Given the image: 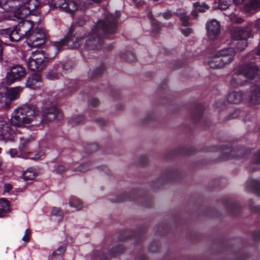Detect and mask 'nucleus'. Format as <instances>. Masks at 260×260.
<instances>
[{"label": "nucleus", "mask_w": 260, "mask_h": 260, "mask_svg": "<svg viewBox=\"0 0 260 260\" xmlns=\"http://www.w3.org/2000/svg\"><path fill=\"white\" fill-rule=\"evenodd\" d=\"M151 25H152V30L155 32L156 33L160 30V25H159L158 22L157 21L153 20L152 21V22H151Z\"/></svg>", "instance_id": "nucleus-41"}, {"label": "nucleus", "mask_w": 260, "mask_h": 260, "mask_svg": "<svg viewBox=\"0 0 260 260\" xmlns=\"http://www.w3.org/2000/svg\"><path fill=\"white\" fill-rule=\"evenodd\" d=\"M258 72L259 70L255 65H246L234 72L230 82L231 84L233 86L242 84L245 78L252 79Z\"/></svg>", "instance_id": "nucleus-5"}, {"label": "nucleus", "mask_w": 260, "mask_h": 260, "mask_svg": "<svg viewBox=\"0 0 260 260\" xmlns=\"http://www.w3.org/2000/svg\"><path fill=\"white\" fill-rule=\"evenodd\" d=\"M48 57H46L42 51L34 52L27 62L28 68L32 71H40L46 66Z\"/></svg>", "instance_id": "nucleus-7"}, {"label": "nucleus", "mask_w": 260, "mask_h": 260, "mask_svg": "<svg viewBox=\"0 0 260 260\" xmlns=\"http://www.w3.org/2000/svg\"><path fill=\"white\" fill-rule=\"evenodd\" d=\"M12 189V186L10 184H6L4 186V191L8 192Z\"/></svg>", "instance_id": "nucleus-54"}, {"label": "nucleus", "mask_w": 260, "mask_h": 260, "mask_svg": "<svg viewBox=\"0 0 260 260\" xmlns=\"http://www.w3.org/2000/svg\"><path fill=\"white\" fill-rule=\"evenodd\" d=\"M3 50H0V61L2 59Z\"/></svg>", "instance_id": "nucleus-62"}, {"label": "nucleus", "mask_w": 260, "mask_h": 260, "mask_svg": "<svg viewBox=\"0 0 260 260\" xmlns=\"http://www.w3.org/2000/svg\"><path fill=\"white\" fill-rule=\"evenodd\" d=\"M95 2L99 3L101 2L100 0H81L80 1L78 6L75 2L70 1L68 2L67 4V8L64 9V11L72 13L76 11L78 8H79L81 10H84L88 7V6L91 4V2Z\"/></svg>", "instance_id": "nucleus-13"}, {"label": "nucleus", "mask_w": 260, "mask_h": 260, "mask_svg": "<svg viewBox=\"0 0 260 260\" xmlns=\"http://www.w3.org/2000/svg\"><path fill=\"white\" fill-rule=\"evenodd\" d=\"M22 88L20 86L13 87L8 90L3 87V91H5L6 92L8 97L10 99V102H11L12 100L15 99L17 97L19 93L22 90Z\"/></svg>", "instance_id": "nucleus-20"}, {"label": "nucleus", "mask_w": 260, "mask_h": 260, "mask_svg": "<svg viewBox=\"0 0 260 260\" xmlns=\"http://www.w3.org/2000/svg\"><path fill=\"white\" fill-rule=\"evenodd\" d=\"M99 100L96 99H93L91 101L90 104L92 107H96L99 105Z\"/></svg>", "instance_id": "nucleus-52"}, {"label": "nucleus", "mask_w": 260, "mask_h": 260, "mask_svg": "<svg viewBox=\"0 0 260 260\" xmlns=\"http://www.w3.org/2000/svg\"><path fill=\"white\" fill-rule=\"evenodd\" d=\"M254 161L256 164H260V151L255 155Z\"/></svg>", "instance_id": "nucleus-53"}, {"label": "nucleus", "mask_w": 260, "mask_h": 260, "mask_svg": "<svg viewBox=\"0 0 260 260\" xmlns=\"http://www.w3.org/2000/svg\"><path fill=\"white\" fill-rule=\"evenodd\" d=\"M36 176V172L34 170L29 169L23 173V178L24 180H32Z\"/></svg>", "instance_id": "nucleus-28"}, {"label": "nucleus", "mask_w": 260, "mask_h": 260, "mask_svg": "<svg viewBox=\"0 0 260 260\" xmlns=\"http://www.w3.org/2000/svg\"><path fill=\"white\" fill-rule=\"evenodd\" d=\"M120 16V12L116 11L114 15L108 14L103 20L99 21L85 41V50L93 51L100 49L103 42V36L108 37L117 32V20Z\"/></svg>", "instance_id": "nucleus-1"}, {"label": "nucleus", "mask_w": 260, "mask_h": 260, "mask_svg": "<svg viewBox=\"0 0 260 260\" xmlns=\"http://www.w3.org/2000/svg\"><path fill=\"white\" fill-rule=\"evenodd\" d=\"M46 77L48 79L54 80L58 78V74L55 72L50 71L47 73Z\"/></svg>", "instance_id": "nucleus-44"}, {"label": "nucleus", "mask_w": 260, "mask_h": 260, "mask_svg": "<svg viewBox=\"0 0 260 260\" xmlns=\"http://www.w3.org/2000/svg\"><path fill=\"white\" fill-rule=\"evenodd\" d=\"M254 26L257 29L260 30V18L255 21Z\"/></svg>", "instance_id": "nucleus-55"}, {"label": "nucleus", "mask_w": 260, "mask_h": 260, "mask_svg": "<svg viewBox=\"0 0 260 260\" xmlns=\"http://www.w3.org/2000/svg\"><path fill=\"white\" fill-rule=\"evenodd\" d=\"M68 2L66 0H57L55 3L54 7L57 8L59 7L61 9L64 10L65 8H67Z\"/></svg>", "instance_id": "nucleus-38"}, {"label": "nucleus", "mask_w": 260, "mask_h": 260, "mask_svg": "<svg viewBox=\"0 0 260 260\" xmlns=\"http://www.w3.org/2000/svg\"><path fill=\"white\" fill-rule=\"evenodd\" d=\"M21 0H0V7L6 11H12L18 19H23L41 6L38 0H28L25 2Z\"/></svg>", "instance_id": "nucleus-2"}, {"label": "nucleus", "mask_w": 260, "mask_h": 260, "mask_svg": "<svg viewBox=\"0 0 260 260\" xmlns=\"http://www.w3.org/2000/svg\"><path fill=\"white\" fill-rule=\"evenodd\" d=\"M86 20L85 17H81L79 19L77 23L79 26H82L85 24Z\"/></svg>", "instance_id": "nucleus-50"}, {"label": "nucleus", "mask_w": 260, "mask_h": 260, "mask_svg": "<svg viewBox=\"0 0 260 260\" xmlns=\"http://www.w3.org/2000/svg\"><path fill=\"white\" fill-rule=\"evenodd\" d=\"M46 34L44 30L37 28L33 30L26 39L28 45L30 47H38L46 40Z\"/></svg>", "instance_id": "nucleus-8"}, {"label": "nucleus", "mask_w": 260, "mask_h": 260, "mask_svg": "<svg viewBox=\"0 0 260 260\" xmlns=\"http://www.w3.org/2000/svg\"><path fill=\"white\" fill-rule=\"evenodd\" d=\"M66 86L67 88L71 91H75L78 87L76 82L73 80L69 81V83L66 84Z\"/></svg>", "instance_id": "nucleus-39"}, {"label": "nucleus", "mask_w": 260, "mask_h": 260, "mask_svg": "<svg viewBox=\"0 0 260 260\" xmlns=\"http://www.w3.org/2000/svg\"><path fill=\"white\" fill-rule=\"evenodd\" d=\"M250 35V27L248 26L243 27H236L232 31L233 40L247 39Z\"/></svg>", "instance_id": "nucleus-14"}, {"label": "nucleus", "mask_w": 260, "mask_h": 260, "mask_svg": "<svg viewBox=\"0 0 260 260\" xmlns=\"http://www.w3.org/2000/svg\"><path fill=\"white\" fill-rule=\"evenodd\" d=\"M1 34L2 36L8 37L11 41L14 42H17L23 38L22 36L20 34V31L17 28L16 26L12 28H8L2 30Z\"/></svg>", "instance_id": "nucleus-16"}, {"label": "nucleus", "mask_w": 260, "mask_h": 260, "mask_svg": "<svg viewBox=\"0 0 260 260\" xmlns=\"http://www.w3.org/2000/svg\"><path fill=\"white\" fill-rule=\"evenodd\" d=\"M46 107H45L43 110L41 122L43 123H46L52 121L56 117L61 115L58 109L54 106L50 107H47L48 103H46Z\"/></svg>", "instance_id": "nucleus-11"}, {"label": "nucleus", "mask_w": 260, "mask_h": 260, "mask_svg": "<svg viewBox=\"0 0 260 260\" xmlns=\"http://www.w3.org/2000/svg\"><path fill=\"white\" fill-rule=\"evenodd\" d=\"M236 48L238 50L242 51L245 49L247 46V39H242L239 40H234Z\"/></svg>", "instance_id": "nucleus-29"}, {"label": "nucleus", "mask_w": 260, "mask_h": 260, "mask_svg": "<svg viewBox=\"0 0 260 260\" xmlns=\"http://www.w3.org/2000/svg\"><path fill=\"white\" fill-rule=\"evenodd\" d=\"M39 113V110L35 105L24 106L15 110L11 122L16 126L30 123L38 116Z\"/></svg>", "instance_id": "nucleus-3"}, {"label": "nucleus", "mask_w": 260, "mask_h": 260, "mask_svg": "<svg viewBox=\"0 0 260 260\" xmlns=\"http://www.w3.org/2000/svg\"><path fill=\"white\" fill-rule=\"evenodd\" d=\"M99 149L98 145L96 144H91L86 147V151L88 153H92L96 151Z\"/></svg>", "instance_id": "nucleus-40"}, {"label": "nucleus", "mask_w": 260, "mask_h": 260, "mask_svg": "<svg viewBox=\"0 0 260 260\" xmlns=\"http://www.w3.org/2000/svg\"><path fill=\"white\" fill-rule=\"evenodd\" d=\"M256 56H260V42L256 49L254 51L249 52L244 57L245 61H250L251 63H253V60L256 59Z\"/></svg>", "instance_id": "nucleus-25"}, {"label": "nucleus", "mask_w": 260, "mask_h": 260, "mask_svg": "<svg viewBox=\"0 0 260 260\" xmlns=\"http://www.w3.org/2000/svg\"><path fill=\"white\" fill-rule=\"evenodd\" d=\"M96 121L101 126H105L107 123L106 120L102 118L96 119Z\"/></svg>", "instance_id": "nucleus-48"}, {"label": "nucleus", "mask_w": 260, "mask_h": 260, "mask_svg": "<svg viewBox=\"0 0 260 260\" xmlns=\"http://www.w3.org/2000/svg\"><path fill=\"white\" fill-rule=\"evenodd\" d=\"M51 213L52 215L59 216L60 219L62 217V213L58 208L54 207L52 210Z\"/></svg>", "instance_id": "nucleus-43"}, {"label": "nucleus", "mask_w": 260, "mask_h": 260, "mask_svg": "<svg viewBox=\"0 0 260 260\" xmlns=\"http://www.w3.org/2000/svg\"><path fill=\"white\" fill-rule=\"evenodd\" d=\"M69 205L71 207H74L77 210H80L82 208V201L75 197L71 198L69 202Z\"/></svg>", "instance_id": "nucleus-27"}, {"label": "nucleus", "mask_w": 260, "mask_h": 260, "mask_svg": "<svg viewBox=\"0 0 260 260\" xmlns=\"http://www.w3.org/2000/svg\"><path fill=\"white\" fill-rule=\"evenodd\" d=\"M17 28L20 31V34L23 38H27L33 28V22L29 20H23L20 22L17 25Z\"/></svg>", "instance_id": "nucleus-17"}, {"label": "nucleus", "mask_w": 260, "mask_h": 260, "mask_svg": "<svg viewBox=\"0 0 260 260\" xmlns=\"http://www.w3.org/2000/svg\"><path fill=\"white\" fill-rule=\"evenodd\" d=\"M248 100L252 105L260 104V86L254 85L251 86L248 93Z\"/></svg>", "instance_id": "nucleus-15"}, {"label": "nucleus", "mask_w": 260, "mask_h": 260, "mask_svg": "<svg viewBox=\"0 0 260 260\" xmlns=\"http://www.w3.org/2000/svg\"><path fill=\"white\" fill-rule=\"evenodd\" d=\"M209 7L205 5V4H203L202 6H200L199 8H198L197 11L199 12H204L205 11V10L208 9Z\"/></svg>", "instance_id": "nucleus-49"}, {"label": "nucleus", "mask_w": 260, "mask_h": 260, "mask_svg": "<svg viewBox=\"0 0 260 260\" xmlns=\"http://www.w3.org/2000/svg\"><path fill=\"white\" fill-rule=\"evenodd\" d=\"M236 51L233 48H226L214 52L209 58L208 64L213 69H221L231 63Z\"/></svg>", "instance_id": "nucleus-4"}, {"label": "nucleus", "mask_w": 260, "mask_h": 260, "mask_svg": "<svg viewBox=\"0 0 260 260\" xmlns=\"http://www.w3.org/2000/svg\"><path fill=\"white\" fill-rule=\"evenodd\" d=\"M243 10L248 14H253L260 10V0H249L244 5Z\"/></svg>", "instance_id": "nucleus-19"}, {"label": "nucleus", "mask_w": 260, "mask_h": 260, "mask_svg": "<svg viewBox=\"0 0 260 260\" xmlns=\"http://www.w3.org/2000/svg\"><path fill=\"white\" fill-rule=\"evenodd\" d=\"M206 28L207 36L210 39H215L220 32L219 22L214 19L207 23Z\"/></svg>", "instance_id": "nucleus-12"}, {"label": "nucleus", "mask_w": 260, "mask_h": 260, "mask_svg": "<svg viewBox=\"0 0 260 260\" xmlns=\"http://www.w3.org/2000/svg\"><path fill=\"white\" fill-rule=\"evenodd\" d=\"M123 58L128 62H133L136 60L135 54L130 51L126 52L123 56Z\"/></svg>", "instance_id": "nucleus-37"}, {"label": "nucleus", "mask_w": 260, "mask_h": 260, "mask_svg": "<svg viewBox=\"0 0 260 260\" xmlns=\"http://www.w3.org/2000/svg\"><path fill=\"white\" fill-rule=\"evenodd\" d=\"M66 249V246L64 245H61L59 246L55 251H53L52 256L53 257L56 256H61Z\"/></svg>", "instance_id": "nucleus-36"}, {"label": "nucleus", "mask_w": 260, "mask_h": 260, "mask_svg": "<svg viewBox=\"0 0 260 260\" xmlns=\"http://www.w3.org/2000/svg\"><path fill=\"white\" fill-rule=\"evenodd\" d=\"M67 170L66 168L62 165H59L55 167V171L58 173L61 174Z\"/></svg>", "instance_id": "nucleus-42"}, {"label": "nucleus", "mask_w": 260, "mask_h": 260, "mask_svg": "<svg viewBox=\"0 0 260 260\" xmlns=\"http://www.w3.org/2000/svg\"><path fill=\"white\" fill-rule=\"evenodd\" d=\"M175 173L174 172H167L161 175L159 178L160 181H166L171 180L174 177Z\"/></svg>", "instance_id": "nucleus-34"}, {"label": "nucleus", "mask_w": 260, "mask_h": 260, "mask_svg": "<svg viewBox=\"0 0 260 260\" xmlns=\"http://www.w3.org/2000/svg\"><path fill=\"white\" fill-rule=\"evenodd\" d=\"M42 85L41 77L38 73L30 75L25 82V86L31 89H37Z\"/></svg>", "instance_id": "nucleus-18"}, {"label": "nucleus", "mask_w": 260, "mask_h": 260, "mask_svg": "<svg viewBox=\"0 0 260 260\" xmlns=\"http://www.w3.org/2000/svg\"><path fill=\"white\" fill-rule=\"evenodd\" d=\"M20 144L19 146V150L22 152H24L28 148V144L30 140L27 138H20Z\"/></svg>", "instance_id": "nucleus-26"}, {"label": "nucleus", "mask_w": 260, "mask_h": 260, "mask_svg": "<svg viewBox=\"0 0 260 260\" xmlns=\"http://www.w3.org/2000/svg\"><path fill=\"white\" fill-rule=\"evenodd\" d=\"M181 30L182 34L185 37L189 36L192 32V29L190 28H182Z\"/></svg>", "instance_id": "nucleus-47"}, {"label": "nucleus", "mask_w": 260, "mask_h": 260, "mask_svg": "<svg viewBox=\"0 0 260 260\" xmlns=\"http://www.w3.org/2000/svg\"><path fill=\"white\" fill-rule=\"evenodd\" d=\"M92 166L90 162H84L78 167L77 171L80 172H86L91 169Z\"/></svg>", "instance_id": "nucleus-35"}, {"label": "nucleus", "mask_w": 260, "mask_h": 260, "mask_svg": "<svg viewBox=\"0 0 260 260\" xmlns=\"http://www.w3.org/2000/svg\"><path fill=\"white\" fill-rule=\"evenodd\" d=\"M225 15L228 16L231 22L236 23H241L243 22V19L241 18L238 17L234 13H229L226 12Z\"/></svg>", "instance_id": "nucleus-33"}, {"label": "nucleus", "mask_w": 260, "mask_h": 260, "mask_svg": "<svg viewBox=\"0 0 260 260\" xmlns=\"http://www.w3.org/2000/svg\"><path fill=\"white\" fill-rule=\"evenodd\" d=\"M10 154L12 157H14L17 155V151L15 149H11L9 151Z\"/></svg>", "instance_id": "nucleus-51"}, {"label": "nucleus", "mask_w": 260, "mask_h": 260, "mask_svg": "<svg viewBox=\"0 0 260 260\" xmlns=\"http://www.w3.org/2000/svg\"><path fill=\"white\" fill-rule=\"evenodd\" d=\"M153 117V114H149L147 116V119H146V120H148L151 118H152Z\"/></svg>", "instance_id": "nucleus-61"}, {"label": "nucleus", "mask_w": 260, "mask_h": 260, "mask_svg": "<svg viewBox=\"0 0 260 260\" xmlns=\"http://www.w3.org/2000/svg\"><path fill=\"white\" fill-rule=\"evenodd\" d=\"M3 86L0 87V108H7L11 102L5 91H3Z\"/></svg>", "instance_id": "nucleus-23"}, {"label": "nucleus", "mask_w": 260, "mask_h": 260, "mask_svg": "<svg viewBox=\"0 0 260 260\" xmlns=\"http://www.w3.org/2000/svg\"><path fill=\"white\" fill-rule=\"evenodd\" d=\"M105 69L104 66L103 64H100L99 67L95 68L91 73L90 79H93L101 75L104 71Z\"/></svg>", "instance_id": "nucleus-30"}, {"label": "nucleus", "mask_w": 260, "mask_h": 260, "mask_svg": "<svg viewBox=\"0 0 260 260\" xmlns=\"http://www.w3.org/2000/svg\"><path fill=\"white\" fill-rule=\"evenodd\" d=\"M175 14L180 18V20L181 21L183 26H186L189 25V18L184 9H177L175 12Z\"/></svg>", "instance_id": "nucleus-21"}, {"label": "nucleus", "mask_w": 260, "mask_h": 260, "mask_svg": "<svg viewBox=\"0 0 260 260\" xmlns=\"http://www.w3.org/2000/svg\"><path fill=\"white\" fill-rule=\"evenodd\" d=\"M245 0H233V2L235 3L236 5H238L241 4Z\"/></svg>", "instance_id": "nucleus-59"}, {"label": "nucleus", "mask_w": 260, "mask_h": 260, "mask_svg": "<svg viewBox=\"0 0 260 260\" xmlns=\"http://www.w3.org/2000/svg\"><path fill=\"white\" fill-rule=\"evenodd\" d=\"M3 167L4 166H3V164L0 162V170L3 169Z\"/></svg>", "instance_id": "nucleus-64"}, {"label": "nucleus", "mask_w": 260, "mask_h": 260, "mask_svg": "<svg viewBox=\"0 0 260 260\" xmlns=\"http://www.w3.org/2000/svg\"><path fill=\"white\" fill-rule=\"evenodd\" d=\"M30 232L28 229L25 231V235L22 238V240L24 242H27L29 240Z\"/></svg>", "instance_id": "nucleus-46"}, {"label": "nucleus", "mask_w": 260, "mask_h": 260, "mask_svg": "<svg viewBox=\"0 0 260 260\" xmlns=\"http://www.w3.org/2000/svg\"><path fill=\"white\" fill-rule=\"evenodd\" d=\"M14 131L10 125V120L5 116L0 117V136L5 140L11 139Z\"/></svg>", "instance_id": "nucleus-10"}, {"label": "nucleus", "mask_w": 260, "mask_h": 260, "mask_svg": "<svg viewBox=\"0 0 260 260\" xmlns=\"http://www.w3.org/2000/svg\"><path fill=\"white\" fill-rule=\"evenodd\" d=\"M197 10L196 9L195 10H192L191 13V16L194 17V18L197 17Z\"/></svg>", "instance_id": "nucleus-57"}, {"label": "nucleus", "mask_w": 260, "mask_h": 260, "mask_svg": "<svg viewBox=\"0 0 260 260\" xmlns=\"http://www.w3.org/2000/svg\"><path fill=\"white\" fill-rule=\"evenodd\" d=\"M61 68L63 70L65 71H68L69 69H70L69 66L67 64H62L61 66Z\"/></svg>", "instance_id": "nucleus-56"}, {"label": "nucleus", "mask_w": 260, "mask_h": 260, "mask_svg": "<svg viewBox=\"0 0 260 260\" xmlns=\"http://www.w3.org/2000/svg\"><path fill=\"white\" fill-rule=\"evenodd\" d=\"M233 0H219L218 8L220 10H225L232 3Z\"/></svg>", "instance_id": "nucleus-32"}, {"label": "nucleus", "mask_w": 260, "mask_h": 260, "mask_svg": "<svg viewBox=\"0 0 260 260\" xmlns=\"http://www.w3.org/2000/svg\"><path fill=\"white\" fill-rule=\"evenodd\" d=\"M162 16L164 19L167 20L170 19L172 17L173 14L171 11L167 10L166 12L162 13Z\"/></svg>", "instance_id": "nucleus-45"}, {"label": "nucleus", "mask_w": 260, "mask_h": 260, "mask_svg": "<svg viewBox=\"0 0 260 260\" xmlns=\"http://www.w3.org/2000/svg\"><path fill=\"white\" fill-rule=\"evenodd\" d=\"M193 7L197 10L198 8L200 6V3L198 2H196L193 5Z\"/></svg>", "instance_id": "nucleus-58"}, {"label": "nucleus", "mask_w": 260, "mask_h": 260, "mask_svg": "<svg viewBox=\"0 0 260 260\" xmlns=\"http://www.w3.org/2000/svg\"><path fill=\"white\" fill-rule=\"evenodd\" d=\"M73 28H71L64 38L58 41L51 42L52 47L56 50L55 55L65 45H67L70 48H77L80 45L83 37L77 38L76 40L73 41L72 44H71V42L73 41Z\"/></svg>", "instance_id": "nucleus-6"}, {"label": "nucleus", "mask_w": 260, "mask_h": 260, "mask_svg": "<svg viewBox=\"0 0 260 260\" xmlns=\"http://www.w3.org/2000/svg\"><path fill=\"white\" fill-rule=\"evenodd\" d=\"M243 99V94L240 91H233L229 93L228 97L229 102L233 104L240 103Z\"/></svg>", "instance_id": "nucleus-22"}, {"label": "nucleus", "mask_w": 260, "mask_h": 260, "mask_svg": "<svg viewBox=\"0 0 260 260\" xmlns=\"http://www.w3.org/2000/svg\"><path fill=\"white\" fill-rule=\"evenodd\" d=\"M25 70L20 66H16L11 68L6 77V83L10 85L15 82L20 81L25 76Z\"/></svg>", "instance_id": "nucleus-9"}, {"label": "nucleus", "mask_w": 260, "mask_h": 260, "mask_svg": "<svg viewBox=\"0 0 260 260\" xmlns=\"http://www.w3.org/2000/svg\"><path fill=\"white\" fill-rule=\"evenodd\" d=\"M196 115H198L197 116H198L199 117H201V116H202V112H199V113H196V112H194L193 115V117L194 118H195V117H196Z\"/></svg>", "instance_id": "nucleus-60"}, {"label": "nucleus", "mask_w": 260, "mask_h": 260, "mask_svg": "<svg viewBox=\"0 0 260 260\" xmlns=\"http://www.w3.org/2000/svg\"><path fill=\"white\" fill-rule=\"evenodd\" d=\"M9 210V202L5 199H1L0 200V217L5 216Z\"/></svg>", "instance_id": "nucleus-24"}, {"label": "nucleus", "mask_w": 260, "mask_h": 260, "mask_svg": "<svg viewBox=\"0 0 260 260\" xmlns=\"http://www.w3.org/2000/svg\"><path fill=\"white\" fill-rule=\"evenodd\" d=\"M121 196L125 198H127V195H126V193H124L122 194Z\"/></svg>", "instance_id": "nucleus-63"}, {"label": "nucleus", "mask_w": 260, "mask_h": 260, "mask_svg": "<svg viewBox=\"0 0 260 260\" xmlns=\"http://www.w3.org/2000/svg\"><path fill=\"white\" fill-rule=\"evenodd\" d=\"M84 117L83 116L79 115L71 118L69 122L73 125H76L82 123L84 121Z\"/></svg>", "instance_id": "nucleus-31"}]
</instances>
